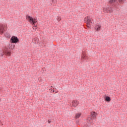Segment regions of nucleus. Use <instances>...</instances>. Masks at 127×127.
Here are the masks:
<instances>
[{"label": "nucleus", "mask_w": 127, "mask_h": 127, "mask_svg": "<svg viewBox=\"0 0 127 127\" xmlns=\"http://www.w3.org/2000/svg\"><path fill=\"white\" fill-rule=\"evenodd\" d=\"M10 40L12 43H15V44L17 43V42L19 41V40H18V38H17V37H15V36L11 37Z\"/></svg>", "instance_id": "nucleus-6"}, {"label": "nucleus", "mask_w": 127, "mask_h": 127, "mask_svg": "<svg viewBox=\"0 0 127 127\" xmlns=\"http://www.w3.org/2000/svg\"><path fill=\"white\" fill-rule=\"evenodd\" d=\"M117 1V0H110L109 1V3L112 4V3H115Z\"/></svg>", "instance_id": "nucleus-11"}, {"label": "nucleus", "mask_w": 127, "mask_h": 127, "mask_svg": "<svg viewBox=\"0 0 127 127\" xmlns=\"http://www.w3.org/2000/svg\"><path fill=\"white\" fill-rule=\"evenodd\" d=\"M78 105H79V102H78V101H77V100L72 101V102L71 103L72 107H74V108H76V107H77V106H78Z\"/></svg>", "instance_id": "nucleus-7"}, {"label": "nucleus", "mask_w": 127, "mask_h": 127, "mask_svg": "<svg viewBox=\"0 0 127 127\" xmlns=\"http://www.w3.org/2000/svg\"><path fill=\"white\" fill-rule=\"evenodd\" d=\"M82 59H86V56L83 55L82 57H81Z\"/></svg>", "instance_id": "nucleus-14"}, {"label": "nucleus", "mask_w": 127, "mask_h": 127, "mask_svg": "<svg viewBox=\"0 0 127 127\" xmlns=\"http://www.w3.org/2000/svg\"><path fill=\"white\" fill-rule=\"evenodd\" d=\"M100 29H101V25H96L95 26V30L99 31V30H100Z\"/></svg>", "instance_id": "nucleus-10"}, {"label": "nucleus", "mask_w": 127, "mask_h": 127, "mask_svg": "<svg viewBox=\"0 0 127 127\" xmlns=\"http://www.w3.org/2000/svg\"><path fill=\"white\" fill-rule=\"evenodd\" d=\"M53 93H54V90H53Z\"/></svg>", "instance_id": "nucleus-19"}, {"label": "nucleus", "mask_w": 127, "mask_h": 127, "mask_svg": "<svg viewBox=\"0 0 127 127\" xmlns=\"http://www.w3.org/2000/svg\"><path fill=\"white\" fill-rule=\"evenodd\" d=\"M103 12L107 13H112L113 12V9L111 7H104L103 8Z\"/></svg>", "instance_id": "nucleus-5"}, {"label": "nucleus", "mask_w": 127, "mask_h": 127, "mask_svg": "<svg viewBox=\"0 0 127 127\" xmlns=\"http://www.w3.org/2000/svg\"><path fill=\"white\" fill-rule=\"evenodd\" d=\"M81 117V113L77 114L75 116L76 119H79Z\"/></svg>", "instance_id": "nucleus-12"}, {"label": "nucleus", "mask_w": 127, "mask_h": 127, "mask_svg": "<svg viewBox=\"0 0 127 127\" xmlns=\"http://www.w3.org/2000/svg\"><path fill=\"white\" fill-rule=\"evenodd\" d=\"M7 25L6 24H0V34H3V32L5 31Z\"/></svg>", "instance_id": "nucleus-3"}, {"label": "nucleus", "mask_w": 127, "mask_h": 127, "mask_svg": "<svg viewBox=\"0 0 127 127\" xmlns=\"http://www.w3.org/2000/svg\"><path fill=\"white\" fill-rule=\"evenodd\" d=\"M85 21L87 22V26L88 27V28H90L91 27V24H92V21H91V19H90V17H86L84 19Z\"/></svg>", "instance_id": "nucleus-4"}, {"label": "nucleus", "mask_w": 127, "mask_h": 127, "mask_svg": "<svg viewBox=\"0 0 127 127\" xmlns=\"http://www.w3.org/2000/svg\"><path fill=\"white\" fill-rule=\"evenodd\" d=\"M104 99L106 102H111V98H110L109 96H106L104 97Z\"/></svg>", "instance_id": "nucleus-9"}, {"label": "nucleus", "mask_w": 127, "mask_h": 127, "mask_svg": "<svg viewBox=\"0 0 127 127\" xmlns=\"http://www.w3.org/2000/svg\"><path fill=\"white\" fill-rule=\"evenodd\" d=\"M13 43L11 42L9 44V45L7 47H6L2 52L0 53V56H3V55H6V56H10L11 54V51H10V49H13L14 47H15V45H13L12 44Z\"/></svg>", "instance_id": "nucleus-1"}, {"label": "nucleus", "mask_w": 127, "mask_h": 127, "mask_svg": "<svg viewBox=\"0 0 127 127\" xmlns=\"http://www.w3.org/2000/svg\"><path fill=\"white\" fill-rule=\"evenodd\" d=\"M52 1H54V0H52Z\"/></svg>", "instance_id": "nucleus-18"}, {"label": "nucleus", "mask_w": 127, "mask_h": 127, "mask_svg": "<svg viewBox=\"0 0 127 127\" xmlns=\"http://www.w3.org/2000/svg\"><path fill=\"white\" fill-rule=\"evenodd\" d=\"M125 1V0H119V2L120 4H122V3H124Z\"/></svg>", "instance_id": "nucleus-13"}, {"label": "nucleus", "mask_w": 127, "mask_h": 127, "mask_svg": "<svg viewBox=\"0 0 127 127\" xmlns=\"http://www.w3.org/2000/svg\"><path fill=\"white\" fill-rule=\"evenodd\" d=\"M52 86H51L50 88H49V90H52Z\"/></svg>", "instance_id": "nucleus-16"}, {"label": "nucleus", "mask_w": 127, "mask_h": 127, "mask_svg": "<svg viewBox=\"0 0 127 127\" xmlns=\"http://www.w3.org/2000/svg\"><path fill=\"white\" fill-rule=\"evenodd\" d=\"M91 116L93 119H96V117L98 116V114L95 112H91Z\"/></svg>", "instance_id": "nucleus-8"}, {"label": "nucleus", "mask_w": 127, "mask_h": 127, "mask_svg": "<svg viewBox=\"0 0 127 127\" xmlns=\"http://www.w3.org/2000/svg\"><path fill=\"white\" fill-rule=\"evenodd\" d=\"M48 123L50 124V121H48Z\"/></svg>", "instance_id": "nucleus-17"}, {"label": "nucleus", "mask_w": 127, "mask_h": 127, "mask_svg": "<svg viewBox=\"0 0 127 127\" xmlns=\"http://www.w3.org/2000/svg\"><path fill=\"white\" fill-rule=\"evenodd\" d=\"M57 20H58V21H60V20H61V18L60 17H59L58 18H57Z\"/></svg>", "instance_id": "nucleus-15"}, {"label": "nucleus", "mask_w": 127, "mask_h": 127, "mask_svg": "<svg viewBox=\"0 0 127 127\" xmlns=\"http://www.w3.org/2000/svg\"><path fill=\"white\" fill-rule=\"evenodd\" d=\"M26 19L30 22V23H31V24H32L33 26L36 27V25H35V23H36V22H37V20H36V19L33 18L30 16L27 15Z\"/></svg>", "instance_id": "nucleus-2"}]
</instances>
